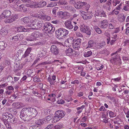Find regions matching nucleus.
I'll return each instance as SVG.
<instances>
[{
	"label": "nucleus",
	"mask_w": 129,
	"mask_h": 129,
	"mask_svg": "<svg viewBox=\"0 0 129 129\" xmlns=\"http://www.w3.org/2000/svg\"><path fill=\"white\" fill-rule=\"evenodd\" d=\"M51 63L50 62H48L47 61H46L42 62L40 63L37 66V67H39L40 66H41L43 65H46L50 63Z\"/></svg>",
	"instance_id": "obj_39"
},
{
	"label": "nucleus",
	"mask_w": 129,
	"mask_h": 129,
	"mask_svg": "<svg viewBox=\"0 0 129 129\" xmlns=\"http://www.w3.org/2000/svg\"><path fill=\"white\" fill-rule=\"evenodd\" d=\"M95 43L94 41L92 40H90L88 42V45L86 48H88L93 47L95 46Z\"/></svg>",
	"instance_id": "obj_24"
},
{
	"label": "nucleus",
	"mask_w": 129,
	"mask_h": 129,
	"mask_svg": "<svg viewBox=\"0 0 129 129\" xmlns=\"http://www.w3.org/2000/svg\"><path fill=\"white\" fill-rule=\"evenodd\" d=\"M59 4L61 5H67L68 3L67 1L65 0H60Z\"/></svg>",
	"instance_id": "obj_44"
},
{
	"label": "nucleus",
	"mask_w": 129,
	"mask_h": 129,
	"mask_svg": "<svg viewBox=\"0 0 129 129\" xmlns=\"http://www.w3.org/2000/svg\"><path fill=\"white\" fill-rule=\"evenodd\" d=\"M23 21L25 23H27L29 22L30 20L29 18L26 17H24L23 19Z\"/></svg>",
	"instance_id": "obj_43"
},
{
	"label": "nucleus",
	"mask_w": 129,
	"mask_h": 129,
	"mask_svg": "<svg viewBox=\"0 0 129 129\" xmlns=\"http://www.w3.org/2000/svg\"><path fill=\"white\" fill-rule=\"evenodd\" d=\"M92 52L91 51H88L85 52L84 53V56L85 57H88L90 56L92 54Z\"/></svg>",
	"instance_id": "obj_36"
},
{
	"label": "nucleus",
	"mask_w": 129,
	"mask_h": 129,
	"mask_svg": "<svg viewBox=\"0 0 129 129\" xmlns=\"http://www.w3.org/2000/svg\"><path fill=\"white\" fill-rule=\"evenodd\" d=\"M103 68V65H101V66H97L96 69L98 70H100L102 69Z\"/></svg>",
	"instance_id": "obj_56"
},
{
	"label": "nucleus",
	"mask_w": 129,
	"mask_h": 129,
	"mask_svg": "<svg viewBox=\"0 0 129 129\" xmlns=\"http://www.w3.org/2000/svg\"><path fill=\"white\" fill-rule=\"evenodd\" d=\"M55 30V28L52 25L51 28L50 29L49 31H48V32L49 33L50 31V33L52 34L54 31Z\"/></svg>",
	"instance_id": "obj_54"
},
{
	"label": "nucleus",
	"mask_w": 129,
	"mask_h": 129,
	"mask_svg": "<svg viewBox=\"0 0 129 129\" xmlns=\"http://www.w3.org/2000/svg\"><path fill=\"white\" fill-rule=\"evenodd\" d=\"M13 22V21H12V20L10 18H9L8 19H6L5 20H4V22L6 23H11Z\"/></svg>",
	"instance_id": "obj_52"
},
{
	"label": "nucleus",
	"mask_w": 129,
	"mask_h": 129,
	"mask_svg": "<svg viewBox=\"0 0 129 129\" xmlns=\"http://www.w3.org/2000/svg\"><path fill=\"white\" fill-rule=\"evenodd\" d=\"M20 103H13L12 105L16 108L19 109L21 107V105H20Z\"/></svg>",
	"instance_id": "obj_35"
},
{
	"label": "nucleus",
	"mask_w": 129,
	"mask_h": 129,
	"mask_svg": "<svg viewBox=\"0 0 129 129\" xmlns=\"http://www.w3.org/2000/svg\"><path fill=\"white\" fill-rule=\"evenodd\" d=\"M43 24L42 20L40 19H36L34 20L32 22V26L30 27L32 29H36L41 28Z\"/></svg>",
	"instance_id": "obj_3"
},
{
	"label": "nucleus",
	"mask_w": 129,
	"mask_h": 129,
	"mask_svg": "<svg viewBox=\"0 0 129 129\" xmlns=\"http://www.w3.org/2000/svg\"><path fill=\"white\" fill-rule=\"evenodd\" d=\"M57 103L59 104H62L64 103V101L63 100L60 99L58 100Z\"/></svg>",
	"instance_id": "obj_55"
},
{
	"label": "nucleus",
	"mask_w": 129,
	"mask_h": 129,
	"mask_svg": "<svg viewBox=\"0 0 129 129\" xmlns=\"http://www.w3.org/2000/svg\"><path fill=\"white\" fill-rule=\"evenodd\" d=\"M41 50L42 51H41V56H45L46 52V51L45 49L42 48L41 49Z\"/></svg>",
	"instance_id": "obj_41"
},
{
	"label": "nucleus",
	"mask_w": 129,
	"mask_h": 129,
	"mask_svg": "<svg viewBox=\"0 0 129 129\" xmlns=\"http://www.w3.org/2000/svg\"><path fill=\"white\" fill-rule=\"evenodd\" d=\"M11 11L9 10H6L3 12L0 15V17L3 18H7L11 16Z\"/></svg>",
	"instance_id": "obj_8"
},
{
	"label": "nucleus",
	"mask_w": 129,
	"mask_h": 129,
	"mask_svg": "<svg viewBox=\"0 0 129 129\" xmlns=\"http://www.w3.org/2000/svg\"><path fill=\"white\" fill-rule=\"evenodd\" d=\"M45 42L44 40L40 41L39 42H37V44L39 45H42L45 44Z\"/></svg>",
	"instance_id": "obj_53"
},
{
	"label": "nucleus",
	"mask_w": 129,
	"mask_h": 129,
	"mask_svg": "<svg viewBox=\"0 0 129 129\" xmlns=\"http://www.w3.org/2000/svg\"><path fill=\"white\" fill-rule=\"evenodd\" d=\"M56 36L59 39L65 38L68 37L69 34V31L64 28H59L55 31Z\"/></svg>",
	"instance_id": "obj_2"
},
{
	"label": "nucleus",
	"mask_w": 129,
	"mask_h": 129,
	"mask_svg": "<svg viewBox=\"0 0 129 129\" xmlns=\"http://www.w3.org/2000/svg\"><path fill=\"white\" fill-rule=\"evenodd\" d=\"M52 118V117L51 115H50L47 116L46 117L45 119V120H46V122L47 121V122L50 120Z\"/></svg>",
	"instance_id": "obj_46"
},
{
	"label": "nucleus",
	"mask_w": 129,
	"mask_h": 129,
	"mask_svg": "<svg viewBox=\"0 0 129 129\" xmlns=\"http://www.w3.org/2000/svg\"><path fill=\"white\" fill-rule=\"evenodd\" d=\"M62 125L61 124H58L55 126V129H59L62 127Z\"/></svg>",
	"instance_id": "obj_49"
},
{
	"label": "nucleus",
	"mask_w": 129,
	"mask_h": 129,
	"mask_svg": "<svg viewBox=\"0 0 129 129\" xmlns=\"http://www.w3.org/2000/svg\"><path fill=\"white\" fill-rule=\"evenodd\" d=\"M79 83V82L77 80H75L74 81L72 82H71V83L72 84H78Z\"/></svg>",
	"instance_id": "obj_64"
},
{
	"label": "nucleus",
	"mask_w": 129,
	"mask_h": 129,
	"mask_svg": "<svg viewBox=\"0 0 129 129\" xmlns=\"http://www.w3.org/2000/svg\"><path fill=\"white\" fill-rule=\"evenodd\" d=\"M31 48H28L26 50L24 54L23 55V57L24 58L28 56V55L29 54L30 52H31Z\"/></svg>",
	"instance_id": "obj_28"
},
{
	"label": "nucleus",
	"mask_w": 129,
	"mask_h": 129,
	"mask_svg": "<svg viewBox=\"0 0 129 129\" xmlns=\"http://www.w3.org/2000/svg\"><path fill=\"white\" fill-rule=\"evenodd\" d=\"M23 28V26H19L18 27H17L15 28L16 30L18 32H22Z\"/></svg>",
	"instance_id": "obj_40"
},
{
	"label": "nucleus",
	"mask_w": 129,
	"mask_h": 129,
	"mask_svg": "<svg viewBox=\"0 0 129 129\" xmlns=\"http://www.w3.org/2000/svg\"><path fill=\"white\" fill-rule=\"evenodd\" d=\"M73 40V46L74 48L76 50H77L79 48L80 46L81 40L80 39H73V38H70L68 39V42H70L71 40Z\"/></svg>",
	"instance_id": "obj_5"
},
{
	"label": "nucleus",
	"mask_w": 129,
	"mask_h": 129,
	"mask_svg": "<svg viewBox=\"0 0 129 129\" xmlns=\"http://www.w3.org/2000/svg\"><path fill=\"white\" fill-rule=\"evenodd\" d=\"M27 75L28 77H32L35 75V72L33 70L29 69L27 72Z\"/></svg>",
	"instance_id": "obj_22"
},
{
	"label": "nucleus",
	"mask_w": 129,
	"mask_h": 129,
	"mask_svg": "<svg viewBox=\"0 0 129 129\" xmlns=\"http://www.w3.org/2000/svg\"><path fill=\"white\" fill-rule=\"evenodd\" d=\"M82 13L84 14L82 16L84 20L90 19L92 17V13L90 12L87 13L84 11H82Z\"/></svg>",
	"instance_id": "obj_11"
},
{
	"label": "nucleus",
	"mask_w": 129,
	"mask_h": 129,
	"mask_svg": "<svg viewBox=\"0 0 129 129\" xmlns=\"http://www.w3.org/2000/svg\"><path fill=\"white\" fill-rule=\"evenodd\" d=\"M100 54H104L105 55H108L110 54L109 51L105 49L100 52Z\"/></svg>",
	"instance_id": "obj_32"
},
{
	"label": "nucleus",
	"mask_w": 129,
	"mask_h": 129,
	"mask_svg": "<svg viewBox=\"0 0 129 129\" xmlns=\"http://www.w3.org/2000/svg\"><path fill=\"white\" fill-rule=\"evenodd\" d=\"M11 116L9 118L8 122H10L11 123H14L16 122L17 121V119L16 117L13 116L12 114L10 115Z\"/></svg>",
	"instance_id": "obj_19"
},
{
	"label": "nucleus",
	"mask_w": 129,
	"mask_h": 129,
	"mask_svg": "<svg viewBox=\"0 0 129 129\" xmlns=\"http://www.w3.org/2000/svg\"><path fill=\"white\" fill-rule=\"evenodd\" d=\"M61 13L62 16H67V14H68V13L66 12H63L61 11Z\"/></svg>",
	"instance_id": "obj_63"
},
{
	"label": "nucleus",
	"mask_w": 129,
	"mask_h": 129,
	"mask_svg": "<svg viewBox=\"0 0 129 129\" xmlns=\"http://www.w3.org/2000/svg\"><path fill=\"white\" fill-rule=\"evenodd\" d=\"M17 16L16 15H12L11 17L10 18L12 20V21L13 22L14 21L16 20L17 18Z\"/></svg>",
	"instance_id": "obj_42"
},
{
	"label": "nucleus",
	"mask_w": 129,
	"mask_h": 129,
	"mask_svg": "<svg viewBox=\"0 0 129 129\" xmlns=\"http://www.w3.org/2000/svg\"><path fill=\"white\" fill-rule=\"evenodd\" d=\"M93 28L97 33L100 34L102 33V30L98 26H94L93 27Z\"/></svg>",
	"instance_id": "obj_34"
},
{
	"label": "nucleus",
	"mask_w": 129,
	"mask_h": 129,
	"mask_svg": "<svg viewBox=\"0 0 129 129\" xmlns=\"http://www.w3.org/2000/svg\"><path fill=\"white\" fill-rule=\"evenodd\" d=\"M80 29L81 31L86 33L87 35H90L91 34L90 30L88 29L87 26L84 24L81 26Z\"/></svg>",
	"instance_id": "obj_9"
},
{
	"label": "nucleus",
	"mask_w": 129,
	"mask_h": 129,
	"mask_svg": "<svg viewBox=\"0 0 129 129\" xmlns=\"http://www.w3.org/2000/svg\"><path fill=\"white\" fill-rule=\"evenodd\" d=\"M20 11H21L25 12L27 11L26 9L24 7V5L22 4L20 5L19 8Z\"/></svg>",
	"instance_id": "obj_33"
},
{
	"label": "nucleus",
	"mask_w": 129,
	"mask_h": 129,
	"mask_svg": "<svg viewBox=\"0 0 129 129\" xmlns=\"http://www.w3.org/2000/svg\"><path fill=\"white\" fill-rule=\"evenodd\" d=\"M11 114L8 112H5L3 114L2 119L3 120H5L8 122Z\"/></svg>",
	"instance_id": "obj_14"
},
{
	"label": "nucleus",
	"mask_w": 129,
	"mask_h": 129,
	"mask_svg": "<svg viewBox=\"0 0 129 129\" xmlns=\"http://www.w3.org/2000/svg\"><path fill=\"white\" fill-rule=\"evenodd\" d=\"M100 27L102 28H106L108 24V21L106 20H103L100 22Z\"/></svg>",
	"instance_id": "obj_16"
},
{
	"label": "nucleus",
	"mask_w": 129,
	"mask_h": 129,
	"mask_svg": "<svg viewBox=\"0 0 129 129\" xmlns=\"http://www.w3.org/2000/svg\"><path fill=\"white\" fill-rule=\"evenodd\" d=\"M64 24L65 27L68 29H72L74 27L72 22L70 20H68L66 21Z\"/></svg>",
	"instance_id": "obj_12"
},
{
	"label": "nucleus",
	"mask_w": 129,
	"mask_h": 129,
	"mask_svg": "<svg viewBox=\"0 0 129 129\" xmlns=\"http://www.w3.org/2000/svg\"><path fill=\"white\" fill-rule=\"evenodd\" d=\"M104 12L103 10H97L95 11L94 16L96 18L100 19L103 17H106Z\"/></svg>",
	"instance_id": "obj_7"
},
{
	"label": "nucleus",
	"mask_w": 129,
	"mask_h": 129,
	"mask_svg": "<svg viewBox=\"0 0 129 129\" xmlns=\"http://www.w3.org/2000/svg\"><path fill=\"white\" fill-rule=\"evenodd\" d=\"M23 35L21 34L16 35L12 37L11 40L12 41H21L23 38Z\"/></svg>",
	"instance_id": "obj_10"
},
{
	"label": "nucleus",
	"mask_w": 129,
	"mask_h": 129,
	"mask_svg": "<svg viewBox=\"0 0 129 129\" xmlns=\"http://www.w3.org/2000/svg\"><path fill=\"white\" fill-rule=\"evenodd\" d=\"M55 116L53 117V119L56 120V121H57L64 116L66 113L64 111L59 110L55 112Z\"/></svg>",
	"instance_id": "obj_4"
},
{
	"label": "nucleus",
	"mask_w": 129,
	"mask_h": 129,
	"mask_svg": "<svg viewBox=\"0 0 129 129\" xmlns=\"http://www.w3.org/2000/svg\"><path fill=\"white\" fill-rule=\"evenodd\" d=\"M52 25L49 22L45 23L44 25V29L46 31H48L50 30L51 28V26Z\"/></svg>",
	"instance_id": "obj_20"
},
{
	"label": "nucleus",
	"mask_w": 129,
	"mask_h": 129,
	"mask_svg": "<svg viewBox=\"0 0 129 129\" xmlns=\"http://www.w3.org/2000/svg\"><path fill=\"white\" fill-rule=\"evenodd\" d=\"M114 24L113 23H110L109 24V28L110 29H113L114 27Z\"/></svg>",
	"instance_id": "obj_61"
},
{
	"label": "nucleus",
	"mask_w": 129,
	"mask_h": 129,
	"mask_svg": "<svg viewBox=\"0 0 129 129\" xmlns=\"http://www.w3.org/2000/svg\"><path fill=\"white\" fill-rule=\"evenodd\" d=\"M31 28H26V27H24L23 26V31H22L23 32H26V31H29V29H32Z\"/></svg>",
	"instance_id": "obj_58"
},
{
	"label": "nucleus",
	"mask_w": 129,
	"mask_h": 129,
	"mask_svg": "<svg viewBox=\"0 0 129 129\" xmlns=\"http://www.w3.org/2000/svg\"><path fill=\"white\" fill-rule=\"evenodd\" d=\"M74 90V88H72L71 89H70L69 91V93L70 95H72L74 93L73 91Z\"/></svg>",
	"instance_id": "obj_59"
},
{
	"label": "nucleus",
	"mask_w": 129,
	"mask_h": 129,
	"mask_svg": "<svg viewBox=\"0 0 129 129\" xmlns=\"http://www.w3.org/2000/svg\"><path fill=\"white\" fill-rule=\"evenodd\" d=\"M74 9V8L70 6H65V9L68 11H71L73 10Z\"/></svg>",
	"instance_id": "obj_37"
},
{
	"label": "nucleus",
	"mask_w": 129,
	"mask_h": 129,
	"mask_svg": "<svg viewBox=\"0 0 129 129\" xmlns=\"http://www.w3.org/2000/svg\"><path fill=\"white\" fill-rule=\"evenodd\" d=\"M8 33V30L5 28H2L1 30L0 34L1 35L4 36L6 35Z\"/></svg>",
	"instance_id": "obj_23"
},
{
	"label": "nucleus",
	"mask_w": 129,
	"mask_h": 129,
	"mask_svg": "<svg viewBox=\"0 0 129 129\" xmlns=\"http://www.w3.org/2000/svg\"><path fill=\"white\" fill-rule=\"evenodd\" d=\"M73 50L70 48L67 49L65 51L66 55L68 56L71 55L73 53Z\"/></svg>",
	"instance_id": "obj_27"
},
{
	"label": "nucleus",
	"mask_w": 129,
	"mask_h": 129,
	"mask_svg": "<svg viewBox=\"0 0 129 129\" xmlns=\"http://www.w3.org/2000/svg\"><path fill=\"white\" fill-rule=\"evenodd\" d=\"M37 114L36 109L31 107L27 108L22 109L20 116L24 120L27 121L35 117Z\"/></svg>",
	"instance_id": "obj_1"
},
{
	"label": "nucleus",
	"mask_w": 129,
	"mask_h": 129,
	"mask_svg": "<svg viewBox=\"0 0 129 129\" xmlns=\"http://www.w3.org/2000/svg\"><path fill=\"white\" fill-rule=\"evenodd\" d=\"M20 62H17L15 66H14V71H17L21 69L24 65L22 63L20 64Z\"/></svg>",
	"instance_id": "obj_15"
},
{
	"label": "nucleus",
	"mask_w": 129,
	"mask_h": 129,
	"mask_svg": "<svg viewBox=\"0 0 129 129\" xmlns=\"http://www.w3.org/2000/svg\"><path fill=\"white\" fill-rule=\"evenodd\" d=\"M109 116L110 117H113L115 116L114 114L112 111H110L109 113Z\"/></svg>",
	"instance_id": "obj_60"
},
{
	"label": "nucleus",
	"mask_w": 129,
	"mask_h": 129,
	"mask_svg": "<svg viewBox=\"0 0 129 129\" xmlns=\"http://www.w3.org/2000/svg\"><path fill=\"white\" fill-rule=\"evenodd\" d=\"M41 19L43 20H44L49 21L51 19V18L46 15H42L41 17Z\"/></svg>",
	"instance_id": "obj_29"
},
{
	"label": "nucleus",
	"mask_w": 129,
	"mask_h": 129,
	"mask_svg": "<svg viewBox=\"0 0 129 129\" xmlns=\"http://www.w3.org/2000/svg\"><path fill=\"white\" fill-rule=\"evenodd\" d=\"M105 45V42H101L97 43V47L98 48L100 49L104 47Z\"/></svg>",
	"instance_id": "obj_31"
},
{
	"label": "nucleus",
	"mask_w": 129,
	"mask_h": 129,
	"mask_svg": "<svg viewBox=\"0 0 129 129\" xmlns=\"http://www.w3.org/2000/svg\"><path fill=\"white\" fill-rule=\"evenodd\" d=\"M48 80L51 85L53 84H54V82H53L52 79H51L49 76L48 77Z\"/></svg>",
	"instance_id": "obj_50"
},
{
	"label": "nucleus",
	"mask_w": 129,
	"mask_h": 129,
	"mask_svg": "<svg viewBox=\"0 0 129 129\" xmlns=\"http://www.w3.org/2000/svg\"><path fill=\"white\" fill-rule=\"evenodd\" d=\"M26 3L27 4L25 5V6L31 8H33L35 7V2H34L31 0H28Z\"/></svg>",
	"instance_id": "obj_17"
},
{
	"label": "nucleus",
	"mask_w": 129,
	"mask_h": 129,
	"mask_svg": "<svg viewBox=\"0 0 129 129\" xmlns=\"http://www.w3.org/2000/svg\"><path fill=\"white\" fill-rule=\"evenodd\" d=\"M125 3L126 4L124 6L123 10L125 11H128L129 13V1H126Z\"/></svg>",
	"instance_id": "obj_26"
},
{
	"label": "nucleus",
	"mask_w": 129,
	"mask_h": 129,
	"mask_svg": "<svg viewBox=\"0 0 129 129\" xmlns=\"http://www.w3.org/2000/svg\"><path fill=\"white\" fill-rule=\"evenodd\" d=\"M111 2V0H108L106 3L107 6H110Z\"/></svg>",
	"instance_id": "obj_62"
},
{
	"label": "nucleus",
	"mask_w": 129,
	"mask_h": 129,
	"mask_svg": "<svg viewBox=\"0 0 129 129\" xmlns=\"http://www.w3.org/2000/svg\"><path fill=\"white\" fill-rule=\"evenodd\" d=\"M76 34L77 36L79 37H82L83 36L82 35L81 33H80L79 32H78L77 31L76 32Z\"/></svg>",
	"instance_id": "obj_57"
},
{
	"label": "nucleus",
	"mask_w": 129,
	"mask_h": 129,
	"mask_svg": "<svg viewBox=\"0 0 129 129\" xmlns=\"http://www.w3.org/2000/svg\"><path fill=\"white\" fill-rule=\"evenodd\" d=\"M46 122V121L44 119H41L38 120L35 122L37 126H39V128L43 124L45 123Z\"/></svg>",
	"instance_id": "obj_18"
},
{
	"label": "nucleus",
	"mask_w": 129,
	"mask_h": 129,
	"mask_svg": "<svg viewBox=\"0 0 129 129\" xmlns=\"http://www.w3.org/2000/svg\"><path fill=\"white\" fill-rule=\"evenodd\" d=\"M18 94L17 93H15L13 94L11 96V98H14L15 99H18Z\"/></svg>",
	"instance_id": "obj_48"
},
{
	"label": "nucleus",
	"mask_w": 129,
	"mask_h": 129,
	"mask_svg": "<svg viewBox=\"0 0 129 129\" xmlns=\"http://www.w3.org/2000/svg\"><path fill=\"white\" fill-rule=\"evenodd\" d=\"M4 122L5 125L6 126L8 129H11V126L8 122H6L5 121H4Z\"/></svg>",
	"instance_id": "obj_45"
},
{
	"label": "nucleus",
	"mask_w": 129,
	"mask_h": 129,
	"mask_svg": "<svg viewBox=\"0 0 129 129\" xmlns=\"http://www.w3.org/2000/svg\"><path fill=\"white\" fill-rule=\"evenodd\" d=\"M7 46V44H6L3 41L0 42V50H4Z\"/></svg>",
	"instance_id": "obj_30"
},
{
	"label": "nucleus",
	"mask_w": 129,
	"mask_h": 129,
	"mask_svg": "<svg viewBox=\"0 0 129 129\" xmlns=\"http://www.w3.org/2000/svg\"><path fill=\"white\" fill-rule=\"evenodd\" d=\"M46 2L44 1H42L39 2L37 4L38 8H42L45 6L46 5Z\"/></svg>",
	"instance_id": "obj_25"
},
{
	"label": "nucleus",
	"mask_w": 129,
	"mask_h": 129,
	"mask_svg": "<svg viewBox=\"0 0 129 129\" xmlns=\"http://www.w3.org/2000/svg\"><path fill=\"white\" fill-rule=\"evenodd\" d=\"M8 110L11 113L14 114H17V112L16 111V110L12 108H10L8 109Z\"/></svg>",
	"instance_id": "obj_38"
},
{
	"label": "nucleus",
	"mask_w": 129,
	"mask_h": 129,
	"mask_svg": "<svg viewBox=\"0 0 129 129\" xmlns=\"http://www.w3.org/2000/svg\"><path fill=\"white\" fill-rule=\"evenodd\" d=\"M45 129H54V128L53 124H51L48 126Z\"/></svg>",
	"instance_id": "obj_51"
},
{
	"label": "nucleus",
	"mask_w": 129,
	"mask_h": 129,
	"mask_svg": "<svg viewBox=\"0 0 129 129\" xmlns=\"http://www.w3.org/2000/svg\"><path fill=\"white\" fill-rule=\"evenodd\" d=\"M86 4L87 3H86L79 1L76 4L77 6L76 8L78 9L81 8L83 6L86 5Z\"/></svg>",
	"instance_id": "obj_21"
},
{
	"label": "nucleus",
	"mask_w": 129,
	"mask_h": 129,
	"mask_svg": "<svg viewBox=\"0 0 129 129\" xmlns=\"http://www.w3.org/2000/svg\"><path fill=\"white\" fill-rule=\"evenodd\" d=\"M34 81L35 82H38L41 81L40 79L37 76L35 77L34 78Z\"/></svg>",
	"instance_id": "obj_47"
},
{
	"label": "nucleus",
	"mask_w": 129,
	"mask_h": 129,
	"mask_svg": "<svg viewBox=\"0 0 129 129\" xmlns=\"http://www.w3.org/2000/svg\"><path fill=\"white\" fill-rule=\"evenodd\" d=\"M42 36L43 34L39 31H35L31 34V37L26 38V40L28 41H33L35 40L36 38L40 37Z\"/></svg>",
	"instance_id": "obj_6"
},
{
	"label": "nucleus",
	"mask_w": 129,
	"mask_h": 129,
	"mask_svg": "<svg viewBox=\"0 0 129 129\" xmlns=\"http://www.w3.org/2000/svg\"><path fill=\"white\" fill-rule=\"evenodd\" d=\"M50 50L51 52L55 55H56L59 53L58 49L55 45H52L51 46Z\"/></svg>",
	"instance_id": "obj_13"
}]
</instances>
